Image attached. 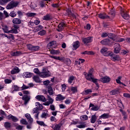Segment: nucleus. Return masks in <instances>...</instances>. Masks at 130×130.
<instances>
[{
  "label": "nucleus",
  "mask_w": 130,
  "mask_h": 130,
  "mask_svg": "<svg viewBox=\"0 0 130 130\" xmlns=\"http://www.w3.org/2000/svg\"><path fill=\"white\" fill-rule=\"evenodd\" d=\"M23 94H24V95L22 98V99L24 101V105H26L30 101V99H31V96L29 95L30 92L28 90H25L23 91Z\"/></svg>",
  "instance_id": "1"
},
{
  "label": "nucleus",
  "mask_w": 130,
  "mask_h": 130,
  "mask_svg": "<svg viewBox=\"0 0 130 130\" xmlns=\"http://www.w3.org/2000/svg\"><path fill=\"white\" fill-rule=\"evenodd\" d=\"M39 76L41 78H47L50 77L49 71L46 68H43L42 69V72H40Z\"/></svg>",
  "instance_id": "2"
},
{
  "label": "nucleus",
  "mask_w": 130,
  "mask_h": 130,
  "mask_svg": "<svg viewBox=\"0 0 130 130\" xmlns=\"http://www.w3.org/2000/svg\"><path fill=\"white\" fill-rule=\"evenodd\" d=\"M26 46L28 50H30L31 51H32V52L38 51V50L40 49V47H39V46H34L32 44H27Z\"/></svg>",
  "instance_id": "3"
},
{
  "label": "nucleus",
  "mask_w": 130,
  "mask_h": 130,
  "mask_svg": "<svg viewBox=\"0 0 130 130\" xmlns=\"http://www.w3.org/2000/svg\"><path fill=\"white\" fill-rule=\"evenodd\" d=\"M18 5H19L18 2L12 1L7 5L6 8L7 10H11V9H14V8H16V7H17Z\"/></svg>",
  "instance_id": "4"
},
{
  "label": "nucleus",
  "mask_w": 130,
  "mask_h": 130,
  "mask_svg": "<svg viewBox=\"0 0 130 130\" xmlns=\"http://www.w3.org/2000/svg\"><path fill=\"white\" fill-rule=\"evenodd\" d=\"M82 41L84 44H87V43H91L93 41V37H88L87 38L82 39Z\"/></svg>",
  "instance_id": "5"
},
{
  "label": "nucleus",
  "mask_w": 130,
  "mask_h": 130,
  "mask_svg": "<svg viewBox=\"0 0 130 130\" xmlns=\"http://www.w3.org/2000/svg\"><path fill=\"white\" fill-rule=\"evenodd\" d=\"M114 53H119V52L120 51V45L116 43L114 44Z\"/></svg>",
  "instance_id": "6"
},
{
  "label": "nucleus",
  "mask_w": 130,
  "mask_h": 130,
  "mask_svg": "<svg viewBox=\"0 0 130 130\" xmlns=\"http://www.w3.org/2000/svg\"><path fill=\"white\" fill-rule=\"evenodd\" d=\"M110 78L107 76H104L100 78V82H102V83H109L110 82Z\"/></svg>",
  "instance_id": "7"
},
{
  "label": "nucleus",
  "mask_w": 130,
  "mask_h": 130,
  "mask_svg": "<svg viewBox=\"0 0 130 130\" xmlns=\"http://www.w3.org/2000/svg\"><path fill=\"white\" fill-rule=\"evenodd\" d=\"M109 55L111 56V58L112 60L113 61H115L116 60H119V56H118L117 55L115 54H112V53H108Z\"/></svg>",
  "instance_id": "8"
},
{
  "label": "nucleus",
  "mask_w": 130,
  "mask_h": 130,
  "mask_svg": "<svg viewBox=\"0 0 130 130\" xmlns=\"http://www.w3.org/2000/svg\"><path fill=\"white\" fill-rule=\"evenodd\" d=\"M121 16L125 20H128L129 18V15L127 14V13L126 12H124L123 10L121 11Z\"/></svg>",
  "instance_id": "9"
},
{
  "label": "nucleus",
  "mask_w": 130,
  "mask_h": 130,
  "mask_svg": "<svg viewBox=\"0 0 130 130\" xmlns=\"http://www.w3.org/2000/svg\"><path fill=\"white\" fill-rule=\"evenodd\" d=\"M47 92L48 93H49V94L50 96H52V95L54 94V91H53V88L51 86V85L50 84L48 86V87H47Z\"/></svg>",
  "instance_id": "10"
},
{
  "label": "nucleus",
  "mask_w": 130,
  "mask_h": 130,
  "mask_svg": "<svg viewBox=\"0 0 130 130\" xmlns=\"http://www.w3.org/2000/svg\"><path fill=\"white\" fill-rule=\"evenodd\" d=\"M99 18L100 19H110V16H109L108 15H106L105 13H100L98 15Z\"/></svg>",
  "instance_id": "11"
},
{
  "label": "nucleus",
  "mask_w": 130,
  "mask_h": 130,
  "mask_svg": "<svg viewBox=\"0 0 130 130\" xmlns=\"http://www.w3.org/2000/svg\"><path fill=\"white\" fill-rule=\"evenodd\" d=\"M85 78L86 80L90 81V82H93V80L95 79V78L93 77V75L91 73H89L87 75H85Z\"/></svg>",
  "instance_id": "12"
},
{
  "label": "nucleus",
  "mask_w": 130,
  "mask_h": 130,
  "mask_svg": "<svg viewBox=\"0 0 130 130\" xmlns=\"http://www.w3.org/2000/svg\"><path fill=\"white\" fill-rule=\"evenodd\" d=\"M65 26H66V23L63 22H61L58 25V28H57V31H58V32H60V31H62Z\"/></svg>",
  "instance_id": "13"
},
{
  "label": "nucleus",
  "mask_w": 130,
  "mask_h": 130,
  "mask_svg": "<svg viewBox=\"0 0 130 130\" xmlns=\"http://www.w3.org/2000/svg\"><path fill=\"white\" fill-rule=\"evenodd\" d=\"M107 50H108V49H107V48L104 47L101 49V53L104 54V55H105V56H108V55H109L108 53H110L107 52Z\"/></svg>",
  "instance_id": "14"
},
{
  "label": "nucleus",
  "mask_w": 130,
  "mask_h": 130,
  "mask_svg": "<svg viewBox=\"0 0 130 130\" xmlns=\"http://www.w3.org/2000/svg\"><path fill=\"white\" fill-rule=\"evenodd\" d=\"M36 99L39 101H42V102H46V99L43 95H37Z\"/></svg>",
  "instance_id": "15"
},
{
  "label": "nucleus",
  "mask_w": 130,
  "mask_h": 130,
  "mask_svg": "<svg viewBox=\"0 0 130 130\" xmlns=\"http://www.w3.org/2000/svg\"><path fill=\"white\" fill-rule=\"evenodd\" d=\"M66 16H68V17H72L73 18H76V15L72 13L71 9H68L66 11Z\"/></svg>",
  "instance_id": "16"
},
{
  "label": "nucleus",
  "mask_w": 130,
  "mask_h": 130,
  "mask_svg": "<svg viewBox=\"0 0 130 130\" xmlns=\"http://www.w3.org/2000/svg\"><path fill=\"white\" fill-rule=\"evenodd\" d=\"M73 50H76L80 47V42L79 41H76L74 42L73 44Z\"/></svg>",
  "instance_id": "17"
},
{
  "label": "nucleus",
  "mask_w": 130,
  "mask_h": 130,
  "mask_svg": "<svg viewBox=\"0 0 130 130\" xmlns=\"http://www.w3.org/2000/svg\"><path fill=\"white\" fill-rule=\"evenodd\" d=\"M8 119L9 120L12 119V121H14V122H17V121L19 120V119L16 117H15L12 115H9L8 116Z\"/></svg>",
  "instance_id": "18"
},
{
  "label": "nucleus",
  "mask_w": 130,
  "mask_h": 130,
  "mask_svg": "<svg viewBox=\"0 0 130 130\" xmlns=\"http://www.w3.org/2000/svg\"><path fill=\"white\" fill-rule=\"evenodd\" d=\"M49 57H51V58H53L54 59H56L57 60H60V61H61L62 62H63V61H64L63 60V57H59V56H51V55H49Z\"/></svg>",
  "instance_id": "19"
},
{
  "label": "nucleus",
  "mask_w": 130,
  "mask_h": 130,
  "mask_svg": "<svg viewBox=\"0 0 130 130\" xmlns=\"http://www.w3.org/2000/svg\"><path fill=\"white\" fill-rule=\"evenodd\" d=\"M51 127L54 130H60V127H61V124H54V125H52Z\"/></svg>",
  "instance_id": "20"
},
{
  "label": "nucleus",
  "mask_w": 130,
  "mask_h": 130,
  "mask_svg": "<svg viewBox=\"0 0 130 130\" xmlns=\"http://www.w3.org/2000/svg\"><path fill=\"white\" fill-rule=\"evenodd\" d=\"M33 76V73L30 72H24L23 73V78H31Z\"/></svg>",
  "instance_id": "21"
},
{
  "label": "nucleus",
  "mask_w": 130,
  "mask_h": 130,
  "mask_svg": "<svg viewBox=\"0 0 130 130\" xmlns=\"http://www.w3.org/2000/svg\"><path fill=\"white\" fill-rule=\"evenodd\" d=\"M44 2H51V0H43L39 3V6L41 8H45V7L47 5L45 4Z\"/></svg>",
  "instance_id": "22"
},
{
  "label": "nucleus",
  "mask_w": 130,
  "mask_h": 130,
  "mask_svg": "<svg viewBox=\"0 0 130 130\" xmlns=\"http://www.w3.org/2000/svg\"><path fill=\"white\" fill-rule=\"evenodd\" d=\"M92 107L91 108V110L93 111H97V110H99V107L98 106H94L92 104H90L89 108Z\"/></svg>",
  "instance_id": "23"
},
{
  "label": "nucleus",
  "mask_w": 130,
  "mask_h": 130,
  "mask_svg": "<svg viewBox=\"0 0 130 130\" xmlns=\"http://www.w3.org/2000/svg\"><path fill=\"white\" fill-rule=\"evenodd\" d=\"M11 73L12 75H15V74L20 73V69H19V68L18 67H15L12 70Z\"/></svg>",
  "instance_id": "24"
},
{
  "label": "nucleus",
  "mask_w": 130,
  "mask_h": 130,
  "mask_svg": "<svg viewBox=\"0 0 130 130\" xmlns=\"http://www.w3.org/2000/svg\"><path fill=\"white\" fill-rule=\"evenodd\" d=\"M101 43L103 45H108L110 43V41L108 39H104L101 41Z\"/></svg>",
  "instance_id": "25"
},
{
  "label": "nucleus",
  "mask_w": 130,
  "mask_h": 130,
  "mask_svg": "<svg viewBox=\"0 0 130 130\" xmlns=\"http://www.w3.org/2000/svg\"><path fill=\"white\" fill-rule=\"evenodd\" d=\"M66 97L62 96L61 94H58L56 97V101H61L64 100Z\"/></svg>",
  "instance_id": "26"
},
{
  "label": "nucleus",
  "mask_w": 130,
  "mask_h": 130,
  "mask_svg": "<svg viewBox=\"0 0 130 130\" xmlns=\"http://www.w3.org/2000/svg\"><path fill=\"white\" fill-rule=\"evenodd\" d=\"M25 117H26L27 120L28 121V122L29 123H32L33 122V118L31 117V115L29 114H26L25 115Z\"/></svg>",
  "instance_id": "27"
},
{
  "label": "nucleus",
  "mask_w": 130,
  "mask_h": 130,
  "mask_svg": "<svg viewBox=\"0 0 130 130\" xmlns=\"http://www.w3.org/2000/svg\"><path fill=\"white\" fill-rule=\"evenodd\" d=\"M4 127H5L6 129H10V128L12 127V124L10 122H5L4 123Z\"/></svg>",
  "instance_id": "28"
},
{
  "label": "nucleus",
  "mask_w": 130,
  "mask_h": 130,
  "mask_svg": "<svg viewBox=\"0 0 130 130\" xmlns=\"http://www.w3.org/2000/svg\"><path fill=\"white\" fill-rule=\"evenodd\" d=\"M109 117H110V115L107 113H104L100 116V118H103V119H106L107 118H109Z\"/></svg>",
  "instance_id": "29"
},
{
  "label": "nucleus",
  "mask_w": 130,
  "mask_h": 130,
  "mask_svg": "<svg viewBox=\"0 0 130 130\" xmlns=\"http://www.w3.org/2000/svg\"><path fill=\"white\" fill-rule=\"evenodd\" d=\"M108 37H109V38H110V39H112V40L114 41V40L116 39L117 36L114 35L112 33H110L108 34Z\"/></svg>",
  "instance_id": "30"
},
{
  "label": "nucleus",
  "mask_w": 130,
  "mask_h": 130,
  "mask_svg": "<svg viewBox=\"0 0 130 130\" xmlns=\"http://www.w3.org/2000/svg\"><path fill=\"white\" fill-rule=\"evenodd\" d=\"M96 120H97V116H96V115H93L91 116V118L90 119V122L91 123H95V122H96Z\"/></svg>",
  "instance_id": "31"
},
{
  "label": "nucleus",
  "mask_w": 130,
  "mask_h": 130,
  "mask_svg": "<svg viewBox=\"0 0 130 130\" xmlns=\"http://www.w3.org/2000/svg\"><path fill=\"white\" fill-rule=\"evenodd\" d=\"M43 19L45 21H49V20H51V15L50 14H47L44 16Z\"/></svg>",
  "instance_id": "32"
},
{
  "label": "nucleus",
  "mask_w": 130,
  "mask_h": 130,
  "mask_svg": "<svg viewBox=\"0 0 130 130\" xmlns=\"http://www.w3.org/2000/svg\"><path fill=\"white\" fill-rule=\"evenodd\" d=\"M22 53V52L20 51H15V52H13L11 53L12 56H19L20 54Z\"/></svg>",
  "instance_id": "33"
},
{
  "label": "nucleus",
  "mask_w": 130,
  "mask_h": 130,
  "mask_svg": "<svg viewBox=\"0 0 130 130\" xmlns=\"http://www.w3.org/2000/svg\"><path fill=\"white\" fill-rule=\"evenodd\" d=\"M56 43L54 41H52L50 42L48 45L50 46V47H52V48H55V46H56Z\"/></svg>",
  "instance_id": "34"
},
{
  "label": "nucleus",
  "mask_w": 130,
  "mask_h": 130,
  "mask_svg": "<svg viewBox=\"0 0 130 130\" xmlns=\"http://www.w3.org/2000/svg\"><path fill=\"white\" fill-rule=\"evenodd\" d=\"M13 24H21V19L18 18H14L13 20Z\"/></svg>",
  "instance_id": "35"
},
{
  "label": "nucleus",
  "mask_w": 130,
  "mask_h": 130,
  "mask_svg": "<svg viewBox=\"0 0 130 130\" xmlns=\"http://www.w3.org/2000/svg\"><path fill=\"white\" fill-rule=\"evenodd\" d=\"M109 15H111V17L112 18V19H113V18L115 17V11H114V10L112 9L109 12Z\"/></svg>",
  "instance_id": "36"
},
{
  "label": "nucleus",
  "mask_w": 130,
  "mask_h": 130,
  "mask_svg": "<svg viewBox=\"0 0 130 130\" xmlns=\"http://www.w3.org/2000/svg\"><path fill=\"white\" fill-rule=\"evenodd\" d=\"M33 80L36 82V83H40V82H41L40 78H39V77L37 76H34Z\"/></svg>",
  "instance_id": "37"
},
{
  "label": "nucleus",
  "mask_w": 130,
  "mask_h": 130,
  "mask_svg": "<svg viewBox=\"0 0 130 130\" xmlns=\"http://www.w3.org/2000/svg\"><path fill=\"white\" fill-rule=\"evenodd\" d=\"M98 81L100 80L97 79H94V80H92V82L94 83L98 87L96 88V90H98V89H99V84H98Z\"/></svg>",
  "instance_id": "38"
},
{
  "label": "nucleus",
  "mask_w": 130,
  "mask_h": 130,
  "mask_svg": "<svg viewBox=\"0 0 130 130\" xmlns=\"http://www.w3.org/2000/svg\"><path fill=\"white\" fill-rule=\"evenodd\" d=\"M13 88L14 90L12 91V93H14L15 91H20V87L18 86L17 85H13Z\"/></svg>",
  "instance_id": "39"
},
{
  "label": "nucleus",
  "mask_w": 130,
  "mask_h": 130,
  "mask_svg": "<svg viewBox=\"0 0 130 130\" xmlns=\"http://www.w3.org/2000/svg\"><path fill=\"white\" fill-rule=\"evenodd\" d=\"M74 80H75V76H71L68 79V82L69 84H72L74 82Z\"/></svg>",
  "instance_id": "40"
},
{
  "label": "nucleus",
  "mask_w": 130,
  "mask_h": 130,
  "mask_svg": "<svg viewBox=\"0 0 130 130\" xmlns=\"http://www.w3.org/2000/svg\"><path fill=\"white\" fill-rule=\"evenodd\" d=\"M49 115L48 114V113L44 112L41 115V118H47V117H48Z\"/></svg>",
  "instance_id": "41"
},
{
  "label": "nucleus",
  "mask_w": 130,
  "mask_h": 130,
  "mask_svg": "<svg viewBox=\"0 0 130 130\" xmlns=\"http://www.w3.org/2000/svg\"><path fill=\"white\" fill-rule=\"evenodd\" d=\"M36 106H37L38 109L40 110L43 109V106H42V105L40 104L39 102H37Z\"/></svg>",
  "instance_id": "42"
},
{
  "label": "nucleus",
  "mask_w": 130,
  "mask_h": 130,
  "mask_svg": "<svg viewBox=\"0 0 130 130\" xmlns=\"http://www.w3.org/2000/svg\"><path fill=\"white\" fill-rule=\"evenodd\" d=\"M50 53H51V54H58L59 53V50H55L54 49H52L50 51Z\"/></svg>",
  "instance_id": "43"
},
{
  "label": "nucleus",
  "mask_w": 130,
  "mask_h": 130,
  "mask_svg": "<svg viewBox=\"0 0 130 130\" xmlns=\"http://www.w3.org/2000/svg\"><path fill=\"white\" fill-rule=\"evenodd\" d=\"M9 2H11V0H0V5L3 6L5 5V4L9 3Z\"/></svg>",
  "instance_id": "44"
},
{
  "label": "nucleus",
  "mask_w": 130,
  "mask_h": 130,
  "mask_svg": "<svg viewBox=\"0 0 130 130\" xmlns=\"http://www.w3.org/2000/svg\"><path fill=\"white\" fill-rule=\"evenodd\" d=\"M82 54H91V55H93V54H94V52H93L92 51H85L84 52H83L82 53Z\"/></svg>",
  "instance_id": "45"
},
{
  "label": "nucleus",
  "mask_w": 130,
  "mask_h": 130,
  "mask_svg": "<svg viewBox=\"0 0 130 130\" xmlns=\"http://www.w3.org/2000/svg\"><path fill=\"white\" fill-rule=\"evenodd\" d=\"M63 60L64 61H63L62 62H67L68 64H71V59H70L69 58H63Z\"/></svg>",
  "instance_id": "46"
},
{
  "label": "nucleus",
  "mask_w": 130,
  "mask_h": 130,
  "mask_svg": "<svg viewBox=\"0 0 130 130\" xmlns=\"http://www.w3.org/2000/svg\"><path fill=\"white\" fill-rule=\"evenodd\" d=\"M47 98H48V100H49V103L50 104H52V103H53V99L52 98H51V97L50 96H49V95H47Z\"/></svg>",
  "instance_id": "47"
},
{
  "label": "nucleus",
  "mask_w": 130,
  "mask_h": 130,
  "mask_svg": "<svg viewBox=\"0 0 130 130\" xmlns=\"http://www.w3.org/2000/svg\"><path fill=\"white\" fill-rule=\"evenodd\" d=\"M39 109H38V107L35 108L33 110H32V112L34 114H35L36 113H40V112H39Z\"/></svg>",
  "instance_id": "48"
},
{
  "label": "nucleus",
  "mask_w": 130,
  "mask_h": 130,
  "mask_svg": "<svg viewBox=\"0 0 130 130\" xmlns=\"http://www.w3.org/2000/svg\"><path fill=\"white\" fill-rule=\"evenodd\" d=\"M37 123H38V124H39V125H41L43 126H46V125L45 124V123H44V122L43 121H37Z\"/></svg>",
  "instance_id": "49"
},
{
  "label": "nucleus",
  "mask_w": 130,
  "mask_h": 130,
  "mask_svg": "<svg viewBox=\"0 0 130 130\" xmlns=\"http://www.w3.org/2000/svg\"><path fill=\"white\" fill-rule=\"evenodd\" d=\"M9 16H10V17H12V18H14V17H16V16H17V14H16V12H15V11H12L10 13Z\"/></svg>",
  "instance_id": "50"
},
{
  "label": "nucleus",
  "mask_w": 130,
  "mask_h": 130,
  "mask_svg": "<svg viewBox=\"0 0 130 130\" xmlns=\"http://www.w3.org/2000/svg\"><path fill=\"white\" fill-rule=\"evenodd\" d=\"M27 17H34V16H36V13H28L26 14Z\"/></svg>",
  "instance_id": "51"
},
{
  "label": "nucleus",
  "mask_w": 130,
  "mask_h": 130,
  "mask_svg": "<svg viewBox=\"0 0 130 130\" xmlns=\"http://www.w3.org/2000/svg\"><path fill=\"white\" fill-rule=\"evenodd\" d=\"M20 122L21 123H22V124H25V125H27L28 124V122H27V121L26 120V119H21V120H20Z\"/></svg>",
  "instance_id": "52"
},
{
  "label": "nucleus",
  "mask_w": 130,
  "mask_h": 130,
  "mask_svg": "<svg viewBox=\"0 0 130 130\" xmlns=\"http://www.w3.org/2000/svg\"><path fill=\"white\" fill-rule=\"evenodd\" d=\"M125 39H118L117 37L116 38V39L114 40V41H116L117 42H122V41H124Z\"/></svg>",
  "instance_id": "53"
},
{
  "label": "nucleus",
  "mask_w": 130,
  "mask_h": 130,
  "mask_svg": "<svg viewBox=\"0 0 130 130\" xmlns=\"http://www.w3.org/2000/svg\"><path fill=\"white\" fill-rule=\"evenodd\" d=\"M60 5L59 4H52L51 6L52 8H55V9H57V8H59Z\"/></svg>",
  "instance_id": "54"
},
{
  "label": "nucleus",
  "mask_w": 130,
  "mask_h": 130,
  "mask_svg": "<svg viewBox=\"0 0 130 130\" xmlns=\"http://www.w3.org/2000/svg\"><path fill=\"white\" fill-rule=\"evenodd\" d=\"M46 31L44 30H42L38 32L39 35H41V36H43V35H45Z\"/></svg>",
  "instance_id": "55"
},
{
  "label": "nucleus",
  "mask_w": 130,
  "mask_h": 130,
  "mask_svg": "<svg viewBox=\"0 0 130 130\" xmlns=\"http://www.w3.org/2000/svg\"><path fill=\"white\" fill-rule=\"evenodd\" d=\"M92 93V90L91 89H87L84 91V94L85 95H88V94H91Z\"/></svg>",
  "instance_id": "56"
},
{
  "label": "nucleus",
  "mask_w": 130,
  "mask_h": 130,
  "mask_svg": "<svg viewBox=\"0 0 130 130\" xmlns=\"http://www.w3.org/2000/svg\"><path fill=\"white\" fill-rule=\"evenodd\" d=\"M117 90H113L110 92V95H115V94H117Z\"/></svg>",
  "instance_id": "57"
},
{
  "label": "nucleus",
  "mask_w": 130,
  "mask_h": 130,
  "mask_svg": "<svg viewBox=\"0 0 130 130\" xmlns=\"http://www.w3.org/2000/svg\"><path fill=\"white\" fill-rule=\"evenodd\" d=\"M3 30L4 31L5 33H11V30L9 31L7 26H5V27L3 28Z\"/></svg>",
  "instance_id": "58"
},
{
  "label": "nucleus",
  "mask_w": 130,
  "mask_h": 130,
  "mask_svg": "<svg viewBox=\"0 0 130 130\" xmlns=\"http://www.w3.org/2000/svg\"><path fill=\"white\" fill-rule=\"evenodd\" d=\"M77 87H72L71 90L73 93H76L77 92Z\"/></svg>",
  "instance_id": "59"
},
{
  "label": "nucleus",
  "mask_w": 130,
  "mask_h": 130,
  "mask_svg": "<svg viewBox=\"0 0 130 130\" xmlns=\"http://www.w3.org/2000/svg\"><path fill=\"white\" fill-rule=\"evenodd\" d=\"M76 126L78 127L79 128H84L86 127V125L85 124H80V125H77Z\"/></svg>",
  "instance_id": "60"
},
{
  "label": "nucleus",
  "mask_w": 130,
  "mask_h": 130,
  "mask_svg": "<svg viewBox=\"0 0 130 130\" xmlns=\"http://www.w3.org/2000/svg\"><path fill=\"white\" fill-rule=\"evenodd\" d=\"M11 31V33H14L15 34H17L18 33V30L16 28H12Z\"/></svg>",
  "instance_id": "61"
},
{
  "label": "nucleus",
  "mask_w": 130,
  "mask_h": 130,
  "mask_svg": "<svg viewBox=\"0 0 130 130\" xmlns=\"http://www.w3.org/2000/svg\"><path fill=\"white\" fill-rule=\"evenodd\" d=\"M49 108L52 111L55 110V106H54V105H51Z\"/></svg>",
  "instance_id": "62"
},
{
  "label": "nucleus",
  "mask_w": 130,
  "mask_h": 130,
  "mask_svg": "<svg viewBox=\"0 0 130 130\" xmlns=\"http://www.w3.org/2000/svg\"><path fill=\"white\" fill-rule=\"evenodd\" d=\"M34 72L35 74H37L38 75H39L40 74V72H39V70L38 68H36L34 70Z\"/></svg>",
  "instance_id": "63"
},
{
  "label": "nucleus",
  "mask_w": 130,
  "mask_h": 130,
  "mask_svg": "<svg viewBox=\"0 0 130 130\" xmlns=\"http://www.w3.org/2000/svg\"><path fill=\"white\" fill-rule=\"evenodd\" d=\"M11 82H12V80H11V79H5V84H10V83Z\"/></svg>",
  "instance_id": "64"
}]
</instances>
